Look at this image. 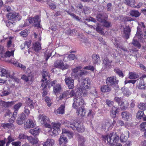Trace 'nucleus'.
<instances>
[{
  "label": "nucleus",
  "instance_id": "obj_16",
  "mask_svg": "<svg viewBox=\"0 0 146 146\" xmlns=\"http://www.w3.org/2000/svg\"><path fill=\"white\" fill-rule=\"evenodd\" d=\"M6 47L8 50H14L15 49V45L14 43H13L12 41V38L11 37H10L9 38V39L7 41Z\"/></svg>",
  "mask_w": 146,
  "mask_h": 146
},
{
  "label": "nucleus",
  "instance_id": "obj_55",
  "mask_svg": "<svg viewBox=\"0 0 146 146\" xmlns=\"http://www.w3.org/2000/svg\"><path fill=\"white\" fill-rule=\"evenodd\" d=\"M27 136L23 133H20L19 136V138L20 140L22 141L23 139H27Z\"/></svg>",
  "mask_w": 146,
  "mask_h": 146
},
{
  "label": "nucleus",
  "instance_id": "obj_45",
  "mask_svg": "<svg viewBox=\"0 0 146 146\" xmlns=\"http://www.w3.org/2000/svg\"><path fill=\"white\" fill-rule=\"evenodd\" d=\"M62 135H64V134H66L67 135L69 136V135L71 136H72L73 135V133L68 130H67L65 129H62Z\"/></svg>",
  "mask_w": 146,
  "mask_h": 146
},
{
  "label": "nucleus",
  "instance_id": "obj_44",
  "mask_svg": "<svg viewBox=\"0 0 146 146\" xmlns=\"http://www.w3.org/2000/svg\"><path fill=\"white\" fill-rule=\"evenodd\" d=\"M2 10L4 12H7V13H10L12 11V10L11 9V8L9 6H4L2 8Z\"/></svg>",
  "mask_w": 146,
  "mask_h": 146
},
{
  "label": "nucleus",
  "instance_id": "obj_31",
  "mask_svg": "<svg viewBox=\"0 0 146 146\" xmlns=\"http://www.w3.org/2000/svg\"><path fill=\"white\" fill-rule=\"evenodd\" d=\"M136 117L137 119H146V115L143 111L139 110L136 114Z\"/></svg>",
  "mask_w": 146,
  "mask_h": 146
},
{
  "label": "nucleus",
  "instance_id": "obj_22",
  "mask_svg": "<svg viewBox=\"0 0 146 146\" xmlns=\"http://www.w3.org/2000/svg\"><path fill=\"white\" fill-rule=\"evenodd\" d=\"M100 90L102 92L105 93L110 92L111 91V88L110 86L106 84V85H103L101 86Z\"/></svg>",
  "mask_w": 146,
  "mask_h": 146
},
{
  "label": "nucleus",
  "instance_id": "obj_28",
  "mask_svg": "<svg viewBox=\"0 0 146 146\" xmlns=\"http://www.w3.org/2000/svg\"><path fill=\"white\" fill-rule=\"evenodd\" d=\"M33 47L35 51H37L41 49V44L39 42H36L33 43Z\"/></svg>",
  "mask_w": 146,
  "mask_h": 146
},
{
  "label": "nucleus",
  "instance_id": "obj_17",
  "mask_svg": "<svg viewBox=\"0 0 146 146\" xmlns=\"http://www.w3.org/2000/svg\"><path fill=\"white\" fill-rule=\"evenodd\" d=\"M1 74H0V76L1 77L5 76L7 78H13V76L11 75L10 73L5 69L2 68L1 69Z\"/></svg>",
  "mask_w": 146,
  "mask_h": 146
},
{
  "label": "nucleus",
  "instance_id": "obj_11",
  "mask_svg": "<svg viewBox=\"0 0 146 146\" xmlns=\"http://www.w3.org/2000/svg\"><path fill=\"white\" fill-rule=\"evenodd\" d=\"M25 121L24 128L26 129L27 128L34 127L35 126V122L32 119H25Z\"/></svg>",
  "mask_w": 146,
  "mask_h": 146
},
{
  "label": "nucleus",
  "instance_id": "obj_29",
  "mask_svg": "<svg viewBox=\"0 0 146 146\" xmlns=\"http://www.w3.org/2000/svg\"><path fill=\"white\" fill-rule=\"evenodd\" d=\"M59 140L60 144L63 143L66 144L68 142L66 137L64 135H61L60 136Z\"/></svg>",
  "mask_w": 146,
  "mask_h": 146
},
{
  "label": "nucleus",
  "instance_id": "obj_46",
  "mask_svg": "<svg viewBox=\"0 0 146 146\" xmlns=\"http://www.w3.org/2000/svg\"><path fill=\"white\" fill-rule=\"evenodd\" d=\"M6 25L8 28H11L13 26L14 22L10 20L7 21L5 22Z\"/></svg>",
  "mask_w": 146,
  "mask_h": 146
},
{
  "label": "nucleus",
  "instance_id": "obj_61",
  "mask_svg": "<svg viewBox=\"0 0 146 146\" xmlns=\"http://www.w3.org/2000/svg\"><path fill=\"white\" fill-rule=\"evenodd\" d=\"M96 29L98 33H99L101 34H102L104 33L102 31V29L101 28L100 26H97Z\"/></svg>",
  "mask_w": 146,
  "mask_h": 146
},
{
  "label": "nucleus",
  "instance_id": "obj_42",
  "mask_svg": "<svg viewBox=\"0 0 146 146\" xmlns=\"http://www.w3.org/2000/svg\"><path fill=\"white\" fill-rule=\"evenodd\" d=\"M22 105V103L21 102H19L15 105L13 107L14 111H18V110Z\"/></svg>",
  "mask_w": 146,
  "mask_h": 146
},
{
  "label": "nucleus",
  "instance_id": "obj_21",
  "mask_svg": "<svg viewBox=\"0 0 146 146\" xmlns=\"http://www.w3.org/2000/svg\"><path fill=\"white\" fill-rule=\"evenodd\" d=\"M76 137L77 138L79 144L80 145V146L83 145L85 141L84 137L78 134L76 135Z\"/></svg>",
  "mask_w": 146,
  "mask_h": 146
},
{
  "label": "nucleus",
  "instance_id": "obj_56",
  "mask_svg": "<svg viewBox=\"0 0 146 146\" xmlns=\"http://www.w3.org/2000/svg\"><path fill=\"white\" fill-rule=\"evenodd\" d=\"M61 125V124L58 123H54L53 124V126L54 127V129H55V128L57 129V130H60V128Z\"/></svg>",
  "mask_w": 146,
  "mask_h": 146
},
{
  "label": "nucleus",
  "instance_id": "obj_50",
  "mask_svg": "<svg viewBox=\"0 0 146 146\" xmlns=\"http://www.w3.org/2000/svg\"><path fill=\"white\" fill-rule=\"evenodd\" d=\"M30 76V74L29 75H28V76H26V75L24 74L21 76V78L25 82H27L29 81V78Z\"/></svg>",
  "mask_w": 146,
  "mask_h": 146
},
{
  "label": "nucleus",
  "instance_id": "obj_13",
  "mask_svg": "<svg viewBox=\"0 0 146 146\" xmlns=\"http://www.w3.org/2000/svg\"><path fill=\"white\" fill-rule=\"evenodd\" d=\"M131 31V29L129 26H125L123 28V34L124 35V37L126 39L129 38Z\"/></svg>",
  "mask_w": 146,
  "mask_h": 146
},
{
  "label": "nucleus",
  "instance_id": "obj_57",
  "mask_svg": "<svg viewBox=\"0 0 146 146\" xmlns=\"http://www.w3.org/2000/svg\"><path fill=\"white\" fill-rule=\"evenodd\" d=\"M106 102L107 105L109 107H111L113 105V102L108 99H107L106 100Z\"/></svg>",
  "mask_w": 146,
  "mask_h": 146
},
{
  "label": "nucleus",
  "instance_id": "obj_62",
  "mask_svg": "<svg viewBox=\"0 0 146 146\" xmlns=\"http://www.w3.org/2000/svg\"><path fill=\"white\" fill-rule=\"evenodd\" d=\"M25 119H17L16 120V123L19 125H21L25 123Z\"/></svg>",
  "mask_w": 146,
  "mask_h": 146
},
{
  "label": "nucleus",
  "instance_id": "obj_6",
  "mask_svg": "<svg viewBox=\"0 0 146 146\" xmlns=\"http://www.w3.org/2000/svg\"><path fill=\"white\" fill-rule=\"evenodd\" d=\"M8 20L14 21H19L21 19V17L20 16L18 13H9L6 15Z\"/></svg>",
  "mask_w": 146,
  "mask_h": 146
},
{
  "label": "nucleus",
  "instance_id": "obj_14",
  "mask_svg": "<svg viewBox=\"0 0 146 146\" xmlns=\"http://www.w3.org/2000/svg\"><path fill=\"white\" fill-rule=\"evenodd\" d=\"M103 63L106 68H110L111 67V63L112 61L110 60L109 58L107 57H106L102 60Z\"/></svg>",
  "mask_w": 146,
  "mask_h": 146
},
{
  "label": "nucleus",
  "instance_id": "obj_52",
  "mask_svg": "<svg viewBox=\"0 0 146 146\" xmlns=\"http://www.w3.org/2000/svg\"><path fill=\"white\" fill-rule=\"evenodd\" d=\"M95 68L94 66L91 65H88L86 66L84 68V69H86L90 70L92 72L94 71L95 70Z\"/></svg>",
  "mask_w": 146,
  "mask_h": 146
},
{
  "label": "nucleus",
  "instance_id": "obj_15",
  "mask_svg": "<svg viewBox=\"0 0 146 146\" xmlns=\"http://www.w3.org/2000/svg\"><path fill=\"white\" fill-rule=\"evenodd\" d=\"M65 105L62 104L56 110H55L54 112L56 114H63L65 113Z\"/></svg>",
  "mask_w": 146,
  "mask_h": 146
},
{
  "label": "nucleus",
  "instance_id": "obj_48",
  "mask_svg": "<svg viewBox=\"0 0 146 146\" xmlns=\"http://www.w3.org/2000/svg\"><path fill=\"white\" fill-rule=\"evenodd\" d=\"M135 1H130V0H126L125 2V3L127 5L130 6L131 7H134V4H132V3H135Z\"/></svg>",
  "mask_w": 146,
  "mask_h": 146
},
{
  "label": "nucleus",
  "instance_id": "obj_10",
  "mask_svg": "<svg viewBox=\"0 0 146 146\" xmlns=\"http://www.w3.org/2000/svg\"><path fill=\"white\" fill-rule=\"evenodd\" d=\"M66 84L69 89H72L74 86V80L71 77H66L64 80Z\"/></svg>",
  "mask_w": 146,
  "mask_h": 146
},
{
  "label": "nucleus",
  "instance_id": "obj_63",
  "mask_svg": "<svg viewBox=\"0 0 146 146\" xmlns=\"http://www.w3.org/2000/svg\"><path fill=\"white\" fill-rule=\"evenodd\" d=\"M102 23H103L104 26L105 27L107 28H109L110 27V23L108 22L105 19V21H104V22H103Z\"/></svg>",
  "mask_w": 146,
  "mask_h": 146
},
{
  "label": "nucleus",
  "instance_id": "obj_23",
  "mask_svg": "<svg viewBox=\"0 0 146 146\" xmlns=\"http://www.w3.org/2000/svg\"><path fill=\"white\" fill-rule=\"evenodd\" d=\"M139 82L138 83L137 87L139 89H146V85L143 80H137Z\"/></svg>",
  "mask_w": 146,
  "mask_h": 146
},
{
  "label": "nucleus",
  "instance_id": "obj_58",
  "mask_svg": "<svg viewBox=\"0 0 146 146\" xmlns=\"http://www.w3.org/2000/svg\"><path fill=\"white\" fill-rule=\"evenodd\" d=\"M82 68V67L81 66L77 67L76 68L72 69V72L74 74H77L78 70L81 69Z\"/></svg>",
  "mask_w": 146,
  "mask_h": 146
},
{
  "label": "nucleus",
  "instance_id": "obj_60",
  "mask_svg": "<svg viewBox=\"0 0 146 146\" xmlns=\"http://www.w3.org/2000/svg\"><path fill=\"white\" fill-rule=\"evenodd\" d=\"M24 113L27 115V116H28L29 114H30V111L29 110L28 108V107L27 106H25V107L24 109Z\"/></svg>",
  "mask_w": 146,
  "mask_h": 146
},
{
  "label": "nucleus",
  "instance_id": "obj_33",
  "mask_svg": "<svg viewBox=\"0 0 146 146\" xmlns=\"http://www.w3.org/2000/svg\"><path fill=\"white\" fill-rule=\"evenodd\" d=\"M54 141L52 139H48L44 143L43 146H52L54 144Z\"/></svg>",
  "mask_w": 146,
  "mask_h": 146
},
{
  "label": "nucleus",
  "instance_id": "obj_39",
  "mask_svg": "<svg viewBox=\"0 0 146 146\" xmlns=\"http://www.w3.org/2000/svg\"><path fill=\"white\" fill-rule=\"evenodd\" d=\"M114 72L116 73L120 77H123L124 75L122 71L119 68H115L114 69Z\"/></svg>",
  "mask_w": 146,
  "mask_h": 146
},
{
  "label": "nucleus",
  "instance_id": "obj_1",
  "mask_svg": "<svg viewBox=\"0 0 146 146\" xmlns=\"http://www.w3.org/2000/svg\"><path fill=\"white\" fill-rule=\"evenodd\" d=\"M86 105V103L82 97L75 96L74 99L72 107L77 109L76 113L78 116L83 117L85 115L86 111L84 107Z\"/></svg>",
  "mask_w": 146,
  "mask_h": 146
},
{
  "label": "nucleus",
  "instance_id": "obj_7",
  "mask_svg": "<svg viewBox=\"0 0 146 146\" xmlns=\"http://www.w3.org/2000/svg\"><path fill=\"white\" fill-rule=\"evenodd\" d=\"M119 80H117L115 76H113L108 77L106 80V83L110 86H112L118 84Z\"/></svg>",
  "mask_w": 146,
  "mask_h": 146
},
{
  "label": "nucleus",
  "instance_id": "obj_40",
  "mask_svg": "<svg viewBox=\"0 0 146 146\" xmlns=\"http://www.w3.org/2000/svg\"><path fill=\"white\" fill-rule=\"evenodd\" d=\"M69 92L67 90L64 92L63 93L59 96V99L62 100L64 98L67 97L69 95Z\"/></svg>",
  "mask_w": 146,
  "mask_h": 146
},
{
  "label": "nucleus",
  "instance_id": "obj_3",
  "mask_svg": "<svg viewBox=\"0 0 146 146\" xmlns=\"http://www.w3.org/2000/svg\"><path fill=\"white\" fill-rule=\"evenodd\" d=\"M42 75L43 79L41 80V81L43 82L42 83L41 86L43 88L42 89L43 92L42 93V97H44L47 94V92L46 90V88L49 82L47 80L48 77V78H50V73L47 71L43 70L42 72Z\"/></svg>",
  "mask_w": 146,
  "mask_h": 146
},
{
  "label": "nucleus",
  "instance_id": "obj_25",
  "mask_svg": "<svg viewBox=\"0 0 146 146\" xmlns=\"http://www.w3.org/2000/svg\"><path fill=\"white\" fill-rule=\"evenodd\" d=\"M34 103L33 100H31L29 98H28L26 100V105L27 107H29L31 109L34 108Z\"/></svg>",
  "mask_w": 146,
  "mask_h": 146
},
{
  "label": "nucleus",
  "instance_id": "obj_2",
  "mask_svg": "<svg viewBox=\"0 0 146 146\" xmlns=\"http://www.w3.org/2000/svg\"><path fill=\"white\" fill-rule=\"evenodd\" d=\"M91 84L90 80L88 78H86L84 79L83 82L81 83V85H86L82 88L78 87L76 88V90L80 93L81 97H86L88 95V91L90 90L91 88Z\"/></svg>",
  "mask_w": 146,
  "mask_h": 146
},
{
  "label": "nucleus",
  "instance_id": "obj_8",
  "mask_svg": "<svg viewBox=\"0 0 146 146\" xmlns=\"http://www.w3.org/2000/svg\"><path fill=\"white\" fill-rule=\"evenodd\" d=\"M30 23L33 24L35 27L38 28L40 27V19L38 15H36L34 17H30L29 19Z\"/></svg>",
  "mask_w": 146,
  "mask_h": 146
},
{
  "label": "nucleus",
  "instance_id": "obj_4",
  "mask_svg": "<svg viewBox=\"0 0 146 146\" xmlns=\"http://www.w3.org/2000/svg\"><path fill=\"white\" fill-rule=\"evenodd\" d=\"M62 123L68 127L71 128L73 130H77L80 132H83L85 129L82 124L81 123L77 122L72 124L71 122L65 120L62 122Z\"/></svg>",
  "mask_w": 146,
  "mask_h": 146
},
{
  "label": "nucleus",
  "instance_id": "obj_34",
  "mask_svg": "<svg viewBox=\"0 0 146 146\" xmlns=\"http://www.w3.org/2000/svg\"><path fill=\"white\" fill-rule=\"evenodd\" d=\"M139 75L135 72H130L129 73V78L131 79H134L138 78Z\"/></svg>",
  "mask_w": 146,
  "mask_h": 146
},
{
  "label": "nucleus",
  "instance_id": "obj_20",
  "mask_svg": "<svg viewBox=\"0 0 146 146\" xmlns=\"http://www.w3.org/2000/svg\"><path fill=\"white\" fill-rule=\"evenodd\" d=\"M40 121L42 126L48 128L51 127L50 124V121L49 119H41Z\"/></svg>",
  "mask_w": 146,
  "mask_h": 146
},
{
  "label": "nucleus",
  "instance_id": "obj_35",
  "mask_svg": "<svg viewBox=\"0 0 146 146\" xmlns=\"http://www.w3.org/2000/svg\"><path fill=\"white\" fill-rule=\"evenodd\" d=\"M11 50V51H8L6 52L4 55V58L10 57L11 56H14V52L15 50H14V49L13 50Z\"/></svg>",
  "mask_w": 146,
  "mask_h": 146
},
{
  "label": "nucleus",
  "instance_id": "obj_38",
  "mask_svg": "<svg viewBox=\"0 0 146 146\" xmlns=\"http://www.w3.org/2000/svg\"><path fill=\"white\" fill-rule=\"evenodd\" d=\"M5 49L3 46L0 45V58H4V55L5 53Z\"/></svg>",
  "mask_w": 146,
  "mask_h": 146
},
{
  "label": "nucleus",
  "instance_id": "obj_41",
  "mask_svg": "<svg viewBox=\"0 0 146 146\" xmlns=\"http://www.w3.org/2000/svg\"><path fill=\"white\" fill-rule=\"evenodd\" d=\"M123 100V98L117 96L115 97L114 98V101L118 103L119 106L121 104Z\"/></svg>",
  "mask_w": 146,
  "mask_h": 146
},
{
  "label": "nucleus",
  "instance_id": "obj_27",
  "mask_svg": "<svg viewBox=\"0 0 146 146\" xmlns=\"http://www.w3.org/2000/svg\"><path fill=\"white\" fill-rule=\"evenodd\" d=\"M121 110H126L129 106V103L126 100H124L119 106Z\"/></svg>",
  "mask_w": 146,
  "mask_h": 146
},
{
  "label": "nucleus",
  "instance_id": "obj_49",
  "mask_svg": "<svg viewBox=\"0 0 146 146\" xmlns=\"http://www.w3.org/2000/svg\"><path fill=\"white\" fill-rule=\"evenodd\" d=\"M7 141L6 144V146H8L9 145L10 143L14 141V139L13 138L11 137L10 136H9L7 139Z\"/></svg>",
  "mask_w": 146,
  "mask_h": 146
},
{
  "label": "nucleus",
  "instance_id": "obj_59",
  "mask_svg": "<svg viewBox=\"0 0 146 146\" xmlns=\"http://www.w3.org/2000/svg\"><path fill=\"white\" fill-rule=\"evenodd\" d=\"M51 56V53H49L47 51H46L44 54V56L46 57L45 60L47 61L49 59V58Z\"/></svg>",
  "mask_w": 146,
  "mask_h": 146
},
{
  "label": "nucleus",
  "instance_id": "obj_18",
  "mask_svg": "<svg viewBox=\"0 0 146 146\" xmlns=\"http://www.w3.org/2000/svg\"><path fill=\"white\" fill-rule=\"evenodd\" d=\"M119 108L113 106L110 111V116L113 118L116 117L117 113H119Z\"/></svg>",
  "mask_w": 146,
  "mask_h": 146
},
{
  "label": "nucleus",
  "instance_id": "obj_51",
  "mask_svg": "<svg viewBox=\"0 0 146 146\" xmlns=\"http://www.w3.org/2000/svg\"><path fill=\"white\" fill-rule=\"evenodd\" d=\"M44 100L48 106H51L52 104L51 102V100L48 97L46 96L44 98Z\"/></svg>",
  "mask_w": 146,
  "mask_h": 146
},
{
  "label": "nucleus",
  "instance_id": "obj_5",
  "mask_svg": "<svg viewBox=\"0 0 146 146\" xmlns=\"http://www.w3.org/2000/svg\"><path fill=\"white\" fill-rule=\"evenodd\" d=\"M57 82L56 80H54L51 82L49 84H48V87L50 88L51 86L53 87V92L56 94L59 93L61 90V86L60 84H56Z\"/></svg>",
  "mask_w": 146,
  "mask_h": 146
},
{
  "label": "nucleus",
  "instance_id": "obj_32",
  "mask_svg": "<svg viewBox=\"0 0 146 146\" xmlns=\"http://www.w3.org/2000/svg\"><path fill=\"white\" fill-rule=\"evenodd\" d=\"M40 129L39 128H35L33 129H31L29 131V132L34 136L38 135Z\"/></svg>",
  "mask_w": 146,
  "mask_h": 146
},
{
  "label": "nucleus",
  "instance_id": "obj_30",
  "mask_svg": "<svg viewBox=\"0 0 146 146\" xmlns=\"http://www.w3.org/2000/svg\"><path fill=\"white\" fill-rule=\"evenodd\" d=\"M121 115L122 118L123 119H129L132 116L131 114L129 112L126 111L122 112L121 113Z\"/></svg>",
  "mask_w": 146,
  "mask_h": 146
},
{
  "label": "nucleus",
  "instance_id": "obj_47",
  "mask_svg": "<svg viewBox=\"0 0 146 146\" xmlns=\"http://www.w3.org/2000/svg\"><path fill=\"white\" fill-rule=\"evenodd\" d=\"M120 140L121 142L126 141L128 139V137L125 136L124 134H122L120 137Z\"/></svg>",
  "mask_w": 146,
  "mask_h": 146
},
{
  "label": "nucleus",
  "instance_id": "obj_36",
  "mask_svg": "<svg viewBox=\"0 0 146 146\" xmlns=\"http://www.w3.org/2000/svg\"><path fill=\"white\" fill-rule=\"evenodd\" d=\"M130 15L133 17H138L140 15V13L137 10H132L130 11Z\"/></svg>",
  "mask_w": 146,
  "mask_h": 146
},
{
  "label": "nucleus",
  "instance_id": "obj_54",
  "mask_svg": "<svg viewBox=\"0 0 146 146\" xmlns=\"http://www.w3.org/2000/svg\"><path fill=\"white\" fill-rule=\"evenodd\" d=\"M69 14L74 19L76 20L79 21L81 19L78 16L76 15L74 13H69Z\"/></svg>",
  "mask_w": 146,
  "mask_h": 146
},
{
  "label": "nucleus",
  "instance_id": "obj_12",
  "mask_svg": "<svg viewBox=\"0 0 146 146\" xmlns=\"http://www.w3.org/2000/svg\"><path fill=\"white\" fill-rule=\"evenodd\" d=\"M15 102L13 101L5 102L4 101L1 100L0 101V105L4 108H8L11 107L15 104Z\"/></svg>",
  "mask_w": 146,
  "mask_h": 146
},
{
  "label": "nucleus",
  "instance_id": "obj_64",
  "mask_svg": "<svg viewBox=\"0 0 146 146\" xmlns=\"http://www.w3.org/2000/svg\"><path fill=\"white\" fill-rule=\"evenodd\" d=\"M32 41L31 40H29L28 41H26L25 42L24 46H27L28 48L30 46L31 44V43Z\"/></svg>",
  "mask_w": 146,
  "mask_h": 146
},
{
  "label": "nucleus",
  "instance_id": "obj_43",
  "mask_svg": "<svg viewBox=\"0 0 146 146\" xmlns=\"http://www.w3.org/2000/svg\"><path fill=\"white\" fill-rule=\"evenodd\" d=\"M138 107L140 110L144 111L146 110V103L141 102L138 105Z\"/></svg>",
  "mask_w": 146,
  "mask_h": 146
},
{
  "label": "nucleus",
  "instance_id": "obj_24",
  "mask_svg": "<svg viewBox=\"0 0 146 146\" xmlns=\"http://www.w3.org/2000/svg\"><path fill=\"white\" fill-rule=\"evenodd\" d=\"M97 20L100 23H102L105 21V17L104 14L99 13L98 14L96 17Z\"/></svg>",
  "mask_w": 146,
  "mask_h": 146
},
{
  "label": "nucleus",
  "instance_id": "obj_26",
  "mask_svg": "<svg viewBox=\"0 0 146 146\" xmlns=\"http://www.w3.org/2000/svg\"><path fill=\"white\" fill-rule=\"evenodd\" d=\"M9 121L10 122L9 123L2 124L1 126L2 127L4 128H11L13 125V123L14 122V120H13V119H9Z\"/></svg>",
  "mask_w": 146,
  "mask_h": 146
},
{
  "label": "nucleus",
  "instance_id": "obj_53",
  "mask_svg": "<svg viewBox=\"0 0 146 146\" xmlns=\"http://www.w3.org/2000/svg\"><path fill=\"white\" fill-rule=\"evenodd\" d=\"M140 129L142 131H144L145 130V127H146V122H143L141 123L140 125Z\"/></svg>",
  "mask_w": 146,
  "mask_h": 146
},
{
  "label": "nucleus",
  "instance_id": "obj_9",
  "mask_svg": "<svg viewBox=\"0 0 146 146\" xmlns=\"http://www.w3.org/2000/svg\"><path fill=\"white\" fill-rule=\"evenodd\" d=\"M54 67L55 68H59L64 70L68 68V66L64 65L63 61L60 60H56L54 64Z\"/></svg>",
  "mask_w": 146,
  "mask_h": 146
},
{
  "label": "nucleus",
  "instance_id": "obj_37",
  "mask_svg": "<svg viewBox=\"0 0 146 146\" xmlns=\"http://www.w3.org/2000/svg\"><path fill=\"white\" fill-rule=\"evenodd\" d=\"M132 44H133L134 46L137 47L139 49H140L141 47V44L136 39H133Z\"/></svg>",
  "mask_w": 146,
  "mask_h": 146
},
{
  "label": "nucleus",
  "instance_id": "obj_19",
  "mask_svg": "<svg viewBox=\"0 0 146 146\" xmlns=\"http://www.w3.org/2000/svg\"><path fill=\"white\" fill-rule=\"evenodd\" d=\"M92 60L94 64H98L101 62L99 56L96 54H94L92 55Z\"/></svg>",
  "mask_w": 146,
  "mask_h": 146
}]
</instances>
